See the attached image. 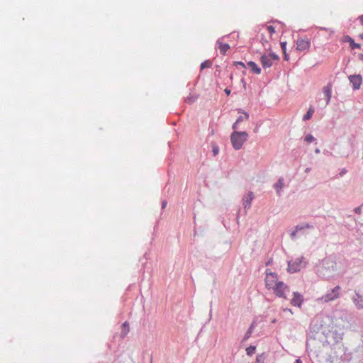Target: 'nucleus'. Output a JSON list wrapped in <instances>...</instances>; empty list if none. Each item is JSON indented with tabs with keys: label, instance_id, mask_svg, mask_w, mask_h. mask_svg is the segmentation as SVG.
<instances>
[{
	"label": "nucleus",
	"instance_id": "nucleus-1",
	"mask_svg": "<svg viewBox=\"0 0 363 363\" xmlns=\"http://www.w3.org/2000/svg\"><path fill=\"white\" fill-rule=\"evenodd\" d=\"M247 138L248 134L245 131H234L230 135L233 147L235 150H240L242 147L243 144L247 141Z\"/></svg>",
	"mask_w": 363,
	"mask_h": 363
},
{
	"label": "nucleus",
	"instance_id": "nucleus-2",
	"mask_svg": "<svg viewBox=\"0 0 363 363\" xmlns=\"http://www.w3.org/2000/svg\"><path fill=\"white\" fill-rule=\"evenodd\" d=\"M279 60V55L274 52L263 54L260 57V63L264 69L271 67L274 62H278Z\"/></svg>",
	"mask_w": 363,
	"mask_h": 363
},
{
	"label": "nucleus",
	"instance_id": "nucleus-3",
	"mask_svg": "<svg viewBox=\"0 0 363 363\" xmlns=\"http://www.w3.org/2000/svg\"><path fill=\"white\" fill-rule=\"evenodd\" d=\"M341 287L336 286L330 291H328L325 295L320 297L318 301L322 303H328L338 298L340 296Z\"/></svg>",
	"mask_w": 363,
	"mask_h": 363
},
{
	"label": "nucleus",
	"instance_id": "nucleus-4",
	"mask_svg": "<svg viewBox=\"0 0 363 363\" xmlns=\"http://www.w3.org/2000/svg\"><path fill=\"white\" fill-rule=\"evenodd\" d=\"M279 281L277 274L271 272L269 269L266 270L265 285L268 289L272 290Z\"/></svg>",
	"mask_w": 363,
	"mask_h": 363
},
{
	"label": "nucleus",
	"instance_id": "nucleus-5",
	"mask_svg": "<svg viewBox=\"0 0 363 363\" xmlns=\"http://www.w3.org/2000/svg\"><path fill=\"white\" fill-rule=\"evenodd\" d=\"M305 266L303 257L296 258L294 260L289 262L288 270L291 273H294L299 271L302 267Z\"/></svg>",
	"mask_w": 363,
	"mask_h": 363
},
{
	"label": "nucleus",
	"instance_id": "nucleus-6",
	"mask_svg": "<svg viewBox=\"0 0 363 363\" xmlns=\"http://www.w3.org/2000/svg\"><path fill=\"white\" fill-rule=\"evenodd\" d=\"M272 290L276 296L284 298H286V294L289 292V286L283 281H279Z\"/></svg>",
	"mask_w": 363,
	"mask_h": 363
},
{
	"label": "nucleus",
	"instance_id": "nucleus-7",
	"mask_svg": "<svg viewBox=\"0 0 363 363\" xmlns=\"http://www.w3.org/2000/svg\"><path fill=\"white\" fill-rule=\"evenodd\" d=\"M311 48V40L308 38H300L296 40V50L300 52L307 51Z\"/></svg>",
	"mask_w": 363,
	"mask_h": 363
},
{
	"label": "nucleus",
	"instance_id": "nucleus-8",
	"mask_svg": "<svg viewBox=\"0 0 363 363\" xmlns=\"http://www.w3.org/2000/svg\"><path fill=\"white\" fill-rule=\"evenodd\" d=\"M321 267L328 271H333L335 268V262L330 257H325L321 262Z\"/></svg>",
	"mask_w": 363,
	"mask_h": 363
},
{
	"label": "nucleus",
	"instance_id": "nucleus-9",
	"mask_svg": "<svg viewBox=\"0 0 363 363\" xmlns=\"http://www.w3.org/2000/svg\"><path fill=\"white\" fill-rule=\"evenodd\" d=\"M350 82L352 84L354 89H359L362 84V77L360 75H352L349 77Z\"/></svg>",
	"mask_w": 363,
	"mask_h": 363
},
{
	"label": "nucleus",
	"instance_id": "nucleus-10",
	"mask_svg": "<svg viewBox=\"0 0 363 363\" xmlns=\"http://www.w3.org/2000/svg\"><path fill=\"white\" fill-rule=\"evenodd\" d=\"M303 301V296L301 294H299L296 292H294V296H293L292 299L291 300V304L294 306L301 307Z\"/></svg>",
	"mask_w": 363,
	"mask_h": 363
},
{
	"label": "nucleus",
	"instance_id": "nucleus-11",
	"mask_svg": "<svg viewBox=\"0 0 363 363\" xmlns=\"http://www.w3.org/2000/svg\"><path fill=\"white\" fill-rule=\"evenodd\" d=\"M254 198L253 194L252 192H249L247 195H245L243 199V206L245 208H249L251 206L252 201Z\"/></svg>",
	"mask_w": 363,
	"mask_h": 363
},
{
	"label": "nucleus",
	"instance_id": "nucleus-12",
	"mask_svg": "<svg viewBox=\"0 0 363 363\" xmlns=\"http://www.w3.org/2000/svg\"><path fill=\"white\" fill-rule=\"evenodd\" d=\"M354 303L358 308H363V296L356 294L352 298Z\"/></svg>",
	"mask_w": 363,
	"mask_h": 363
},
{
	"label": "nucleus",
	"instance_id": "nucleus-13",
	"mask_svg": "<svg viewBox=\"0 0 363 363\" xmlns=\"http://www.w3.org/2000/svg\"><path fill=\"white\" fill-rule=\"evenodd\" d=\"M249 118V115L248 113H247L246 112H242V115H240L238 118L236 120V121L235 122V123L233 124V128L234 130L238 128V125L239 123L244 121V120H248Z\"/></svg>",
	"mask_w": 363,
	"mask_h": 363
},
{
	"label": "nucleus",
	"instance_id": "nucleus-14",
	"mask_svg": "<svg viewBox=\"0 0 363 363\" xmlns=\"http://www.w3.org/2000/svg\"><path fill=\"white\" fill-rule=\"evenodd\" d=\"M247 66L251 69V71L257 74H259L261 73V69L258 67V65L252 61H250L247 62Z\"/></svg>",
	"mask_w": 363,
	"mask_h": 363
},
{
	"label": "nucleus",
	"instance_id": "nucleus-15",
	"mask_svg": "<svg viewBox=\"0 0 363 363\" xmlns=\"http://www.w3.org/2000/svg\"><path fill=\"white\" fill-rule=\"evenodd\" d=\"M323 90L324 94L327 97V104H328L331 99V91H332L331 85L328 84V85L324 86Z\"/></svg>",
	"mask_w": 363,
	"mask_h": 363
},
{
	"label": "nucleus",
	"instance_id": "nucleus-16",
	"mask_svg": "<svg viewBox=\"0 0 363 363\" xmlns=\"http://www.w3.org/2000/svg\"><path fill=\"white\" fill-rule=\"evenodd\" d=\"M218 43L219 44V50H220V52L221 54L223 55H225V52L229 50L230 48V46L227 43H223L221 42H218Z\"/></svg>",
	"mask_w": 363,
	"mask_h": 363
},
{
	"label": "nucleus",
	"instance_id": "nucleus-17",
	"mask_svg": "<svg viewBox=\"0 0 363 363\" xmlns=\"http://www.w3.org/2000/svg\"><path fill=\"white\" fill-rule=\"evenodd\" d=\"M129 332V325L128 322L123 323L122 325V337H125Z\"/></svg>",
	"mask_w": 363,
	"mask_h": 363
},
{
	"label": "nucleus",
	"instance_id": "nucleus-18",
	"mask_svg": "<svg viewBox=\"0 0 363 363\" xmlns=\"http://www.w3.org/2000/svg\"><path fill=\"white\" fill-rule=\"evenodd\" d=\"M274 188L279 192L284 187V179L282 178L279 179L277 182H276L274 185Z\"/></svg>",
	"mask_w": 363,
	"mask_h": 363
},
{
	"label": "nucleus",
	"instance_id": "nucleus-19",
	"mask_svg": "<svg viewBox=\"0 0 363 363\" xmlns=\"http://www.w3.org/2000/svg\"><path fill=\"white\" fill-rule=\"evenodd\" d=\"M314 113V109L313 107H310L306 114L303 116V120L307 121L310 120Z\"/></svg>",
	"mask_w": 363,
	"mask_h": 363
},
{
	"label": "nucleus",
	"instance_id": "nucleus-20",
	"mask_svg": "<svg viewBox=\"0 0 363 363\" xmlns=\"http://www.w3.org/2000/svg\"><path fill=\"white\" fill-rule=\"evenodd\" d=\"M256 350V347L250 345V347L246 348V353L249 356H252L255 354Z\"/></svg>",
	"mask_w": 363,
	"mask_h": 363
},
{
	"label": "nucleus",
	"instance_id": "nucleus-21",
	"mask_svg": "<svg viewBox=\"0 0 363 363\" xmlns=\"http://www.w3.org/2000/svg\"><path fill=\"white\" fill-rule=\"evenodd\" d=\"M348 41L352 49L360 48V45L355 43L351 38L348 37Z\"/></svg>",
	"mask_w": 363,
	"mask_h": 363
},
{
	"label": "nucleus",
	"instance_id": "nucleus-22",
	"mask_svg": "<svg viewBox=\"0 0 363 363\" xmlns=\"http://www.w3.org/2000/svg\"><path fill=\"white\" fill-rule=\"evenodd\" d=\"M212 65V63L210 60H206L205 62H202L201 65V69H203L205 68L211 67Z\"/></svg>",
	"mask_w": 363,
	"mask_h": 363
},
{
	"label": "nucleus",
	"instance_id": "nucleus-23",
	"mask_svg": "<svg viewBox=\"0 0 363 363\" xmlns=\"http://www.w3.org/2000/svg\"><path fill=\"white\" fill-rule=\"evenodd\" d=\"M312 225H309L308 223H304L300 225H297L296 227V230H303L305 228H311Z\"/></svg>",
	"mask_w": 363,
	"mask_h": 363
},
{
	"label": "nucleus",
	"instance_id": "nucleus-24",
	"mask_svg": "<svg viewBox=\"0 0 363 363\" xmlns=\"http://www.w3.org/2000/svg\"><path fill=\"white\" fill-rule=\"evenodd\" d=\"M315 138L312 135H307L304 139V140L308 143H311L315 141Z\"/></svg>",
	"mask_w": 363,
	"mask_h": 363
},
{
	"label": "nucleus",
	"instance_id": "nucleus-25",
	"mask_svg": "<svg viewBox=\"0 0 363 363\" xmlns=\"http://www.w3.org/2000/svg\"><path fill=\"white\" fill-rule=\"evenodd\" d=\"M267 30L268 31L270 36H272L275 33V28L272 26H267Z\"/></svg>",
	"mask_w": 363,
	"mask_h": 363
},
{
	"label": "nucleus",
	"instance_id": "nucleus-26",
	"mask_svg": "<svg viewBox=\"0 0 363 363\" xmlns=\"http://www.w3.org/2000/svg\"><path fill=\"white\" fill-rule=\"evenodd\" d=\"M196 100V98H194L192 96H188L185 99V101L189 104L194 103Z\"/></svg>",
	"mask_w": 363,
	"mask_h": 363
},
{
	"label": "nucleus",
	"instance_id": "nucleus-27",
	"mask_svg": "<svg viewBox=\"0 0 363 363\" xmlns=\"http://www.w3.org/2000/svg\"><path fill=\"white\" fill-rule=\"evenodd\" d=\"M281 48L282 49L283 53H285V51H286V42H281Z\"/></svg>",
	"mask_w": 363,
	"mask_h": 363
},
{
	"label": "nucleus",
	"instance_id": "nucleus-28",
	"mask_svg": "<svg viewBox=\"0 0 363 363\" xmlns=\"http://www.w3.org/2000/svg\"><path fill=\"white\" fill-rule=\"evenodd\" d=\"M252 328H253V325H252L250 327L249 330H247V334H246V336H245V338H246V339H247V338H248V337L250 336V335H251V333H252Z\"/></svg>",
	"mask_w": 363,
	"mask_h": 363
},
{
	"label": "nucleus",
	"instance_id": "nucleus-29",
	"mask_svg": "<svg viewBox=\"0 0 363 363\" xmlns=\"http://www.w3.org/2000/svg\"><path fill=\"white\" fill-rule=\"evenodd\" d=\"M235 65L236 66H240L242 68H245L246 67V65L242 62H235Z\"/></svg>",
	"mask_w": 363,
	"mask_h": 363
},
{
	"label": "nucleus",
	"instance_id": "nucleus-30",
	"mask_svg": "<svg viewBox=\"0 0 363 363\" xmlns=\"http://www.w3.org/2000/svg\"><path fill=\"white\" fill-rule=\"evenodd\" d=\"M213 155H216L218 153V147H214L213 149Z\"/></svg>",
	"mask_w": 363,
	"mask_h": 363
},
{
	"label": "nucleus",
	"instance_id": "nucleus-31",
	"mask_svg": "<svg viewBox=\"0 0 363 363\" xmlns=\"http://www.w3.org/2000/svg\"><path fill=\"white\" fill-rule=\"evenodd\" d=\"M284 58L286 61H288L289 59V55L287 54L286 51H285V53H284Z\"/></svg>",
	"mask_w": 363,
	"mask_h": 363
},
{
	"label": "nucleus",
	"instance_id": "nucleus-32",
	"mask_svg": "<svg viewBox=\"0 0 363 363\" xmlns=\"http://www.w3.org/2000/svg\"><path fill=\"white\" fill-rule=\"evenodd\" d=\"M359 21L361 25L363 26V15L359 17Z\"/></svg>",
	"mask_w": 363,
	"mask_h": 363
},
{
	"label": "nucleus",
	"instance_id": "nucleus-33",
	"mask_svg": "<svg viewBox=\"0 0 363 363\" xmlns=\"http://www.w3.org/2000/svg\"><path fill=\"white\" fill-rule=\"evenodd\" d=\"M225 92L227 94V96H229L230 94V90L228 89H225Z\"/></svg>",
	"mask_w": 363,
	"mask_h": 363
},
{
	"label": "nucleus",
	"instance_id": "nucleus-34",
	"mask_svg": "<svg viewBox=\"0 0 363 363\" xmlns=\"http://www.w3.org/2000/svg\"><path fill=\"white\" fill-rule=\"evenodd\" d=\"M264 43H267V40L266 39H264L263 38H262V43L264 45Z\"/></svg>",
	"mask_w": 363,
	"mask_h": 363
},
{
	"label": "nucleus",
	"instance_id": "nucleus-35",
	"mask_svg": "<svg viewBox=\"0 0 363 363\" xmlns=\"http://www.w3.org/2000/svg\"><path fill=\"white\" fill-rule=\"evenodd\" d=\"M354 211H355L356 213H360V208L359 207L356 208Z\"/></svg>",
	"mask_w": 363,
	"mask_h": 363
},
{
	"label": "nucleus",
	"instance_id": "nucleus-36",
	"mask_svg": "<svg viewBox=\"0 0 363 363\" xmlns=\"http://www.w3.org/2000/svg\"><path fill=\"white\" fill-rule=\"evenodd\" d=\"M284 311H289V313H291V314L293 313L291 309H290V308H286V309H284Z\"/></svg>",
	"mask_w": 363,
	"mask_h": 363
},
{
	"label": "nucleus",
	"instance_id": "nucleus-37",
	"mask_svg": "<svg viewBox=\"0 0 363 363\" xmlns=\"http://www.w3.org/2000/svg\"><path fill=\"white\" fill-rule=\"evenodd\" d=\"M261 357H262V356H257V362H260V361H261Z\"/></svg>",
	"mask_w": 363,
	"mask_h": 363
},
{
	"label": "nucleus",
	"instance_id": "nucleus-38",
	"mask_svg": "<svg viewBox=\"0 0 363 363\" xmlns=\"http://www.w3.org/2000/svg\"><path fill=\"white\" fill-rule=\"evenodd\" d=\"M315 152L316 154L320 153V150H319L318 148L315 149Z\"/></svg>",
	"mask_w": 363,
	"mask_h": 363
},
{
	"label": "nucleus",
	"instance_id": "nucleus-39",
	"mask_svg": "<svg viewBox=\"0 0 363 363\" xmlns=\"http://www.w3.org/2000/svg\"><path fill=\"white\" fill-rule=\"evenodd\" d=\"M296 363H302V362L301 361V359H298L296 360Z\"/></svg>",
	"mask_w": 363,
	"mask_h": 363
},
{
	"label": "nucleus",
	"instance_id": "nucleus-40",
	"mask_svg": "<svg viewBox=\"0 0 363 363\" xmlns=\"http://www.w3.org/2000/svg\"><path fill=\"white\" fill-rule=\"evenodd\" d=\"M359 37L363 39V34H359Z\"/></svg>",
	"mask_w": 363,
	"mask_h": 363
}]
</instances>
